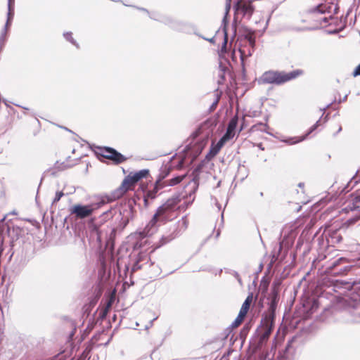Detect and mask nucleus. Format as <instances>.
Instances as JSON below:
<instances>
[{"label": "nucleus", "instance_id": "nucleus-1", "mask_svg": "<svg viewBox=\"0 0 360 360\" xmlns=\"http://www.w3.org/2000/svg\"><path fill=\"white\" fill-rule=\"evenodd\" d=\"M184 194L176 193L173 195L157 209L152 219L143 231L144 236H150L154 234L157 231L158 222H165L170 219L171 214L175 210L176 205L183 198L189 195L188 189H184Z\"/></svg>", "mask_w": 360, "mask_h": 360}, {"label": "nucleus", "instance_id": "nucleus-2", "mask_svg": "<svg viewBox=\"0 0 360 360\" xmlns=\"http://www.w3.org/2000/svg\"><path fill=\"white\" fill-rule=\"evenodd\" d=\"M303 75V70L297 69L289 72L278 70H269L264 72L259 77L258 82L263 84L281 85L288 81L296 79Z\"/></svg>", "mask_w": 360, "mask_h": 360}, {"label": "nucleus", "instance_id": "nucleus-3", "mask_svg": "<svg viewBox=\"0 0 360 360\" xmlns=\"http://www.w3.org/2000/svg\"><path fill=\"white\" fill-rule=\"evenodd\" d=\"M276 310L267 309L262 314L260 324L257 329L258 345L262 347L269 340L274 328Z\"/></svg>", "mask_w": 360, "mask_h": 360}, {"label": "nucleus", "instance_id": "nucleus-4", "mask_svg": "<svg viewBox=\"0 0 360 360\" xmlns=\"http://www.w3.org/2000/svg\"><path fill=\"white\" fill-rule=\"evenodd\" d=\"M150 172L148 169H141L138 172H130L122 181L121 185L112 191L110 194V200H116L124 195V194L129 189L131 186L138 183L143 179L149 176Z\"/></svg>", "mask_w": 360, "mask_h": 360}, {"label": "nucleus", "instance_id": "nucleus-5", "mask_svg": "<svg viewBox=\"0 0 360 360\" xmlns=\"http://www.w3.org/2000/svg\"><path fill=\"white\" fill-rule=\"evenodd\" d=\"M114 201L110 200V194L101 197L98 202L89 205L76 204L70 208V214L75 215L77 219H85L90 217L94 210L99 209L108 202Z\"/></svg>", "mask_w": 360, "mask_h": 360}, {"label": "nucleus", "instance_id": "nucleus-6", "mask_svg": "<svg viewBox=\"0 0 360 360\" xmlns=\"http://www.w3.org/2000/svg\"><path fill=\"white\" fill-rule=\"evenodd\" d=\"M136 204V198H130L125 202L120 210V216L121 217V225L125 228L130 220L133 219L136 210L134 205Z\"/></svg>", "mask_w": 360, "mask_h": 360}, {"label": "nucleus", "instance_id": "nucleus-7", "mask_svg": "<svg viewBox=\"0 0 360 360\" xmlns=\"http://www.w3.org/2000/svg\"><path fill=\"white\" fill-rule=\"evenodd\" d=\"M282 283L281 278H275L271 284V292L266 297L268 308L276 310L280 300V288Z\"/></svg>", "mask_w": 360, "mask_h": 360}, {"label": "nucleus", "instance_id": "nucleus-8", "mask_svg": "<svg viewBox=\"0 0 360 360\" xmlns=\"http://www.w3.org/2000/svg\"><path fill=\"white\" fill-rule=\"evenodd\" d=\"M101 152L99 155L104 158L110 160L114 164L119 165L127 160V158L116 149L109 147L103 146L98 147Z\"/></svg>", "mask_w": 360, "mask_h": 360}, {"label": "nucleus", "instance_id": "nucleus-9", "mask_svg": "<svg viewBox=\"0 0 360 360\" xmlns=\"http://www.w3.org/2000/svg\"><path fill=\"white\" fill-rule=\"evenodd\" d=\"M253 0H237L233 4L235 14L238 12L243 13V17L250 19L254 11L255 7L252 5Z\"/></svg>", "mask_w": 360, "mask_h": 360}, {"label": "nucleus", "instance_id": "nucleus-10", "mask_svg": "<svg viewBox=\"0 0 360 360\" xmlns=\"http://www.w3.org/2000/svg\"><path fill=\"white\" fill-rule=\"evenodd\" d=\"M353 268L354 266L349 265L345 258L340 257L332 262L329 269L333 274L343 275L352 271Z\"/></svg>", "mask_w": 360, "mask_h": 360}, {"label": "nucleus", "instance_id": "nucleus-11", "mask_svg": "<svg viewBox=\"0 0 360 360\" xmlns=\"http://www.w3.org/2000/svg\"><path fill=\"white\" fill-rule=\"evenodd\" d=\"M165 186L160 183H157L155 181L153 189L148 190L146 184H141L140 188L143 191V202L145 207H148L150 202L149 200H153L157 197L158 193L160 190L165 188Z\"/></svg>", "mask_w": 360, "mask_h": 360}, {"label": "nucleus", "instance_id": "nucleus-12", "mask_svg": "<svg viewBox=\"0 0 360 360\" xmlns=\"http://www.w3.org/2000/svg\"><path fill=\"white\" fill-rule=\"evenodd\" d=\"M202 169V165H197L192 172V178L184 186V189H188L189 197L195 194L199 186V176Z\"/></svg>", "mask_w": 360, "mask_h": 360}, {"label": "nucleus", "instance_id": "nucleus-13", "mask_svg": "<svg viewBox=\"0 0 360 360\" xmlns=\"http://www.w3.org/2000/svg\"><path fill=\"white\" fill-rule=\"evenodd\" d=\"M178 227H180L179 231L175 230L168 236H162L160 243V245H163L173 239H174L177 236L181 233V232L184 231L188 227V221L185 217H183L181 220L178 221Z\"/></svg>", "mask_w": 360, "mask_h": 360}, {"label": "nucleus", "instance_id": "nucleus-14", "mask_svg": "<svg viewBox=\"0 0 360 360\" xmlns=\"http://www.w3.org/2000/svg\"><path fill=\"white\" fill-rule=\"evenodd\" d=\"M321 120V117L318 121H316V122L308 129L307 132L304 135H303L302 136H298V137L295 136V137L285 138V139H282L281 141L283 143H285L287 144H289V145H293V144L298 143L300 142L303 141L308 137V136L309 134H311L314 131H315L320 126Z\"/></svg>", "mask_w": 360, "mask_h": 360}, {"label": "nucleus", "instance_id": "nucleus-15", "mask_svg": "<svg viewBox=\"0 0 360 360\" xmlns=\"http://www.w3.org/2000/svg\"><path fill=\"white\" fill-rule=\"evenodd\" d=\"M7 217V215L4 216L3 219L0 221V235H4L5 233H7L8 236H11V226H12V231L15 232L16 234H18V231H20V229L19 227H14L13 224L10 222V220L7 222H4Z\"/></svg>", "mask_w": 360, "mask_h": 360}, {"label": "nucleus", "instance_id": "nucleus-16", "mask_svg": "<svg viewBox=\"0 0 360 360\" xmlns=\"http://www.w3.org/2000/svg\"><path fill=\"white\" fill-rule=\"evenodd\" d=\"M160 22L176 30H182V27L184 25V22L176 20L171 16L163 15L161 16Z\"/></svg>", "mask_w": 360, "mask_h": 360}, {"label": "nucleus", "instance_id": "nucleus-17", "mask_svg": "<svg viewBox=\"0 0 360 360\" xmlns=\"http://www.w3.org/2000/svg\"><path fill=\"white\" fill-rule=\"evenodd\" d=\"M226 142L222 139H219L217 143H212L209 153L206 155V158L209 160L215 157L221 148L224 146Z\"/></svg>", "mask_w": 360, "mask_h": 360}, {"label": "nucleus", "instance_id": "nucleus-18", "mask_svg": "<svg viewBox=\"0 0 360 360\" xmlns=\"http://www.w3.org/2000/svg\"><path fill=\"white\" fill-rule=\"evenodd\" d=\"M269 280L267 279L265 276L262 277L259 285V290L261 291L262 296L260 301L259 302V305L260 306V307H263L264 300L266 299V297L268 296L266 294L269 288Z\"/></svg>", "mask_w": 360, "mask_h": 360}, {"label": "nucleus", "instance_id": "nucleus-19", "mask_svg": "<svg viewBox=\"0 0 360 360\" xmlns=\"http://www.w3.org/2000/svg\"><path fill=\"white\" fill-rule=\"evenodd\" d=\"M171 171V167L165 166L164 167H162L156 179L157 183H160L165 186H167L166 183L167 181H165V179L169 176Z\"/></svg>", "mask_w": 360, "mask_h": 360}, {"label": "nucleus", "instance_id": "nucleus-20", "mask_svg": "<svg viewBox=\"0 0 360 360\" xmlns=\"http://www.w3.org/2000/svg\"><path fill=\"white\" fill-rule=\"evenodd\" d=\"M252 298H253V294L250 293L248 295V296L246 297V299L245 300V301L243 303L241 308L240 309L239 313L241 315L246 316V314H248V312L250 309V304L252 302Z\"/></svg>", "mask_w": 360, "mask_h": 360}, {"label": "nucleus", "instance_id": "nucleus-21", "mask_svg": "<svg viewBox=\"0 0 360 360\" xmlns=\"http://www.w3.org/2000/svg\"><path fill=\"white\" fill-rule=\"evenodd\" d=\"M307 13L309 14H313L316 13L319 14L327 13L326 4H319L317 6L308 9Z\"/></svg>", "mask_w": 360, "mask_h": 360}, {"label": "nucleus", "instance_id": "nucleus-22", "mask_svg": "<svg viewBox=\"0 0 360 360\" xmlns=\"http://www.w3.org/2000/svg\"><path fill=\"white\" fill-rule=\"evenodd\" d=\"M328 235L333 243L338 244L342 241V236L338 230H330Z\"/></svg>", "mask_w": 360, "mask_h": 360}, {"label": "nucleus", "instance_id": "nucleus-23", "mask_svg": "<svg viewBox=\"0 0 360 360\" xmlns=\"http://www.w3.org/2000/svg\"><path fill=\"white\" fill-rule=\"evenodd\" d=\"M293 242L289 243L288 241H286V239L284 238L280 243H279V248L278 250V254L276 258V260H282L284 258V255H281V252L283 250V246H285L287 249H288L292 245Z\"/></svg>", "mask_w": 360, "mask_h": 360}, {"label": "nucleus", "instance_id": "nucleus-24", "mask_svg": "<svg viewBox=\"0 0 360 360\" xmlns=\"http://www.w3.org/2000/svg\"><path fill=\"white\" fill-rule=\"evenodd\" d=\"M187 176V174L177 175L172 179L167 180V186H173L181 182Z\"/></svg>", "mask_w": 360, "mask_h": 360}, {"label": "nucleus", "instance_id": "nucleus-25", "mask_svg": "<svg viewBox=\"0 0 360 360\" xmlns=\"http://www.w3.org/2000/svg\"><path fill=\"white\" fill-rule=\"evenodd\" d=\"M238 120H239V118H238L237 115L233 116L230 120V121L229 122V124H228V126H227L226 129H228L231 130V131L236 133V128H237V126H238Z\"/></svg>", "mask_w": 360, "mask_h": 360}, {"label": "nucleus", "instance_id": "nucleus-26", "mask_svg": "<svg viewBox=\"0 0 360 360\" xmlns=\"http://www.w3.org/2000/svg\"><path fill=\"white\" fill-rule=\"evenodd\" d=\"M231 8V4H229V3L226 4L225 13H224V18L222 19V22H221L222 27H227V25L229 24V15Z\"/></svg>", "mask_w": 360, "mask_h": 360}, {"label": "nucleus", "instance_id": "nucleus-27", "mask_svg": "<svg viewBox=\"0 0 360 360\" xmlns=\"http://www.w3.org/2000/svg\"><path fill=\"white\" fill-rule=\"evenodd\" d=\"M252 51H253V50L251 49V50H249L248 55H246L244 50H242V49L239 50V52L240 54V57L241 65H242V70H243V73H245V72L244 61L246 58L252 56Z\"/></svg>", "mask_w": 360, "mask_h": 360}, {"label": "nucleus", "instance_id": "nucleus-28", "mask_svg": "<svg viewBox=\"0 0 360 360\" xmlns=\"http://www.w3.org/2000/svg\"><path fill=\"white\" fill-rule=\"evenodd\" d=\"M222 30L224 32V41L221 45V51L222 53H226L227 52V44H228L227 27H222Z\"/></svg>", "mask_w": 360, "mask_h": 360}, {"label": "nucleus", "instance_id": "nucleus-29", "mask_svg": "<svg viewBox=\"0 0 360 360\" xmlns=\"http://www.w3.org/2000/svg\"><path fill=\"white\" fill-rule=\"evenodd\" d=\"M117 210L115 208H110L105 212H103L102 217L103 218V220L107 221L114 216V214L116 213Z\"/></svg>", "mask_w": 360, "mask_h": 360}, {"label": "nucleus", "instance_id": "nucleus-30", "mask_svg": "<svg viewBox=\"0 0 360 360\" xmlns=\"http://www.w3.org/2000/svg\"><path fill=\"white\" fill-rule=\"evenodd\" d=\"M14 4L15 0H8V13L7 18H13L14 16Z\"/></svg>", "mask_w": 360, "mask_h": 360}, {"label": "nucleus", "instance_id": "nucleus-31", "mask_svg": "<svg viewBox=\"0 0 360 360\" xmlns=\"http://www.w3.org/2000/svg\"><path fill=\"white\" fill-rule=\"evenodd\" d=\"M64 38L71 43L72 45L75 46L77 49L79 48V44L76 41V40L72 37V33L71 32H66L63 33Z\"/></svg>", "mask_w": 360, "mask_h": 360}, {"label": "nucleus", "instance_id": "nucleus-32", "mask_svg": "<svg viewBox=\"0 0 360 360\" xmlns=\"http://www.w3.org/2000/svg\"><path fill=\"white\" fill-rule=\"evenodd\" d=\"M235 134V132H233L231 130L226 129V132L221 137V139H224V141L227 142L232 139L234 137Z\"/></svg>", "mask_w": 360, "mask_h": 360}, {"label": "nucleus", "instance_id": "nucleus-33", "mask_svg": "<svg viewBox=\"0 0 360 360\" xmlns=\"http://www.w3.org/2000/svg\"><path fill=\"white\" fill-rule=\"evenodd\" d=\"M245 316L241 315L239 313L238 316L236 318V319L231 323V328H237L242 323V321H243Z\"/></svg>", "mask_w": 360, "mask_h": 360}, {"label": "nucleus", "instance_id": "nucleus-34", "mask_svg": "<svg viewBox=\"0 0 360 360\" xmlns=\"http://www.w3.org/2000/svg\"><path fill=\"white\" fill-rule=\"evenodd\" d=\"M143 257L144 256H143L141 254L139 255L138 259L136 261V262L134 264L131 268L132 271H136L141 268V266L139 264V262L143 260Z\"/></svg>", "mask_w": 360, "mask_h": 360}, {"label": "nucleus", "instance_id": "nucleus-35", "mask_svg": "<svg viewBox=\"0 0 360 360\" xmlns=\"http://www.w3.org/2000/svg\"><path fill=\"white\" fill-rule=\"evenodd\" d=\"M245 39L248 40V41L249 43V45L250 46L251 49L252 50H254L255 46V43H256L255 37L254 36H252V35H247L245 37Z\"/></svg>", "mask_w": 360, "mask_h": 360}, {"label": "nucleus", "instance_id": "nucleus-36", "mask_svg": "<svg viewBox=\"0 0 360 360\" xmlns=\"http://www.w3.org/2000/svg\"><path fill=\"white\" fill-rule=\"evenodd\" d=\"M108 312V309L105 308L101 310L98 314V319L100 321H103L106 319Z\"/></svg>", "mask_w": 360, "mask_h": 360}, {"label": "nucleus", "instance_id": "nucleus-37", "mask_svg": "<svg viewBox=\"0 0 360 360\" xmlns=\"http://www.w3.org/2000/svg\"><path fill=\"white\" fill-rule=\"evenodd\" d=\"M337 280H338V279L335 280V281H334V283H333L334 290H337V289H342V290H345V291H344V293H346V291H347V292H348V293H349V295H349V296L350 297V298L352 300V297L354 296V292L350 291V290H347V289H345V288H338V287L335 286V283H336V281H337ZM353 300H354V302H360V300H354V299H353Z\"/></svg>", "mask_w": 360, "mask_h": 360}, {"label": "nucleus", "instance_id": "nucleus-38", "mask_svg": "<svg viewBox=\"0 0 360 360\" xmlns=\"http://www.w3.org/2000/svg\"><path fill=\"white\" fill-rule=\"evenodd\" d=\"M148 15L150 19L160 22V18L162 15H161L157 12H153V13L150 12V14H148Z\"/></svg>", "mask_w": 360, "mask_h": 360}, {"label": "nucleus", "instance_id": "nucleus-39", "mask_svg": "<svg viewBox=\"0 0 360 360\" xmlns=\"http://www.w3.org/2000/svg\"><path fill=\"white\" fill-rule=\"evenodd\" d=\"M64 195V193L63 191H57L55 195V198H53L52 201V204H55L58 202L60 198Z\"/></svg>", "mask_w": 360, "mask_h": 360}, {"label": "nucleus", "instance_id": "nucleus-40", "mask_svg": "<svg viewBox=\"0 0 360 360\" xmlns=\"http://www.w3.org/2000/svg\"><path fill=\"white\" fill-rule=\"evenodd\" d=\"M259 358V360H271V359L269 357L268 352L264 351L260 352Z\"/></svg>", "mask_w": 360, "mask_h": 360}, {"label": "nucleus", "instance_id": "nucleus-41", "mask_svg": "<svg viewBox=\"0 0 360 360\" xmlns=\"http://www.w3.org/2000/svg\"><path fill=\"white\" fill-rule=\"evenodd\" d=\"M219 103V98H217L215 101L212 103L209 108V112H212L215 110Z\"/></svg>", "mask_w": 360, "mask_h": 360}, {"label": "nucleus", "instance_id": "nucleus-42", "mask_svg": "<svg viewBox=\"0 0 360 360\" xmlns=\"http://www.w3.org/2000/svg\"><path fill=\"white\" fill-rule=\"evenodd\" d=\"M238 20L235 17L232 23V28L233 30V37H236V31H237V25H238Z\"/></svg>", "mask_w": 360, "mask_h": 360}, {"label": "nucleus", "instance_id": "nucleus-43", "mask_svg": "<svg viewBox=\"0 0 360 360\" xmlns=\"http://www.w3.org/2000/svg\"><path fill=\"white\" fill-rule=\"evenodd\" d=\"M66 167V165L64 162H62L59 165L58 162L57 161L55 164V168H57L58 170H63Z\"/></svg>", "mask_w": 360, "mask_h": 360}, {"label": "nucleus", "instance_id": "nucleus-44", "mask_svg": "<svg viewBox=\"0 0 360 360\" xmlns=\"http://www.w3.org/2000/svg\"><path fill=\"white\" fill-rule=\"evenodd\" d=\"M352 75L354 77L360 76V64L356 67L353 71Z\"/></svg>", "mask_w": 360, "mask_h": 360}, {"label": "nucleus", "instance_id": "nucleus-45", "mask_svg": "<svg viewBox=\"0 0 360 360\" xmlns=\"http://www.w3.org/2000/svg\"><path fill=\"white\" fill-rule=\"evenodd\" d=\"M12 21H13V18H8L6 19V22L5 23V25H4V27L5 29L8 30L9 29V27H11V23H12Z\"/></svg>", "mask_w": 360, "mask_h": 360}, {"label": "nucleus", "instance_id": "nucleus-46", "mask_svg": "<svg viewBox=\"0 0 360 360\" xmlns=\"http://www.w3.org/2000/svg\"><path fill=\"white\" fill-rule=\"evenodd\" d=\"M195 34L198 36H199L200 37L202 38L203 39L206 40V41H210V43L212 44H214V37H212V38H206L205 37H202L200 34H198V33L195 32Z\"/></svg>", "mask_w": 360, "mask_h": 360}, {"label": "nucleus", "instance_id": "nucleus-47", "mask_svg": "<svg viewBox=\"0 0 360 360\" xmlns=\"http://www.w3.org/2000/svg\"><path fill=\"white\" fill-rule=\"evenodd\" d=\"M263 268H264V264L262 262H261L259 265V267H258V270L255 272V274L257 275L258 274H259L262 270H263Z\"/></svg>", "mask_w": 360, "mask_h": 360}, {"label": "nucleus", "instance_id": "nucleus-48", "mask_svg": "<svg viewBox=\"0 0 360 360\" xmlns=\"http://www.w3.org/2000/svg\"><path fill=\"white\" fill-rule=\"evenodd\" d=\"M133 7L136 8V9H138L139 11H144L146 13L150 14V12L145 8L138 7V6H133Z\"/></svg>", "mask_w": 360, "mask_h": 360}, {"label": "nucleus", "instance_id": "nucleus-49", "mask_svg": "<svg viewBox=\"0 0 360 360\" xmlns=\"http://www.w3.org/2000/svg\"><path fill=\"white\" fill-rule=\"evenodd\" d=\"M292 341H293V340L292 339L291 340L288 342V344H287V345L285 346V352L288 351V349L291 347V343H292Z\"/></svg>", "mask_w": 360, "mask_h": 360}, {"label": "nucleus", "instance_id": "nucleus-50", "mask_svg": "<svg viewBox=\"0 0 360 360\" xmlns=\"http://www.w3.org/2000/svg\"><path fill=\"white\" fill-rule=\"evenodd\" d=\"M347 96H348V94H346L343 98H340L339 101H338V103H341L342 102L346 101L347 99Z\"/></svg>", "mask_w": 360, "mask_h": 360}, {"label": "nucleus", "instance_id": "nucleus-51", "mask_svg": "<svg viewBox=\"0 0 360 360\" xmlns=\"http://www.w3.org/2000/svg\"><path fill=\"white\" fill-rule=\"evenodd\" d=\"M236 278H238L240 276L239 274L236 271H232L231 273Z\"/></svg>", "mask_w": 360, "mask_h": 360}, {"label": "nucleus", "instance_id": "nucleus-52", "mask_svg": "<svg viewBox=\"0 0 360 360\" xmlns=\"http://www.w3.org/2000/svg\"><path fill=\"white\" fill-rule=\"evenodd\" d=\"M332 5H333V4H331L330 5H326L327 13H330L331 8H332Z\"/></svg>", "mask_w": 360, "mask_h": 360}, {"label": "nucleus", "instance_id": "nucleus-53", "mask_svg": "<svg viewBox=\"0 0 360 360\" xmlns=\"http://www.w3.org/2000/svg\"><path fill=\"white\" fill-rule=\"evenodd\" d=\"M333 104V102L330 103H328L326 107L323 108H321V111H325L327 108H328L331 105Z\"/></svg>", "mask_w": 360, "mask_h": 360}, {"label": "nucleus", "instance_id": "nucleus-54", "mask_svg": "<svg viewBox=\"0 0 360 360\" xmlns=\"http://www.w3.org/2000/svg\"><path fill=\"white\" fill-rule=\"evenodd\" d=\"M219 68H220L221 70L224 72H225V70L226 69V68L225 66L222 65L221 63L219 64Z\"/></svg>", "mask_w": 360, "mask_h": 360}, {"label": "nucleus", "instance_id": "nucleus-55", "mask_svg": "<svg viewBox=\"0 0 360 360\" xmlns=\"http://www.w3.org/2000/svg\"><path fill=\"white\" fill-rule=\"evenodd\" d=\"M338 10H339V7H338V5H335V8H334V12H333V13H334V14H337V13H338Z\"/></svg>", "mask_w": 360, "mask_h": 360}, {"label": "nucleus", "instance_id": "nucleus-56", "mask_svg": "<svg viewBox=\"0 0 360 360\" xmlns=\"http://www.w3.org/2000/svg\"><path fill=\"white\" fill-rule=\"evenodd\" d=\"M339 32H340L339 30H334L333 31H330L329 33L332 34H338Z\"/></svg>", "mask_w": 360, "mask_h": 360}, {"label": "nucleus", "instance_id": "nucleus-57", "mask_svg": "<svg viewBox=\"0 0 360 360\" xmlns=\"http://www.w3.org/2000/svg\"><path fill=\"white\" fill-rule=\"evenodd\" d=\"M297 186H298L299 188H304V183H302V182H300V183H299V184H298Z\"/></svg>", "mask_w": 360, "mask_h": 360}, {"label": "nucleus", "instance_id": "nucleus-58", "mask_svg": "<svg viewBox=\"0 0 360 360\" xmlns=\"http://www.w3.org/2000/svg\"><path fill=\"white\" fill-rule=\"evenodd\" d=\"M178 167H184L183 160L179 162Z\"/></svg>", "mask_w": 360, "mask_h": 360}, {"label": "nucleus", "instance_id": "nucleus-59", "mask_svg": "<svg viewBox=\"0 0 360 360\" xmlns=\"http://www.w3.org/2000/svg\"><path fill=\"white\" fill-rule=\"evenodd\" d=\"M75 330H76V329L75 328V329H74V330H72V331L71 332V333L70 334V338H72V337L74 336Z\"/></svg>", "mask_w": 360, "mask_h": 360}, {"label": "nucleus", "instance_id": "nucleus-60", "mask_svg": "<svg viewBox=\"0 0 360 360\" xmlns=\"http://www.w3.org/2000/svg\"><path fill=\"white\" fill-rule=\"evenodd\" d=\"M236 280L238 281V282L240 284H242V280H241L240 276H239L238 278H236Z\"/></svg>", "mask_w": 360, "mask_h": 360}, {"label": "nucleus", "instance_id": "nucleus-61", "mask_svg": "<svg viewBox=\"0 0 360 360\" xmlns=\"http://www.w3.org/2000/svg\"><path fill=\"white\" fill-rule=\"evenodd\" d=\"M216 205H217V207H218L219 210L221 209V205L217 201L216 202Z\"/></svg>", "mask_w": 360, "mask_h": 360}, {"label": "nucleus", "instance_id": "nucleus-62", "mask_svg": "<svg viewBox=\"0 0 360 360\" xmlns=\"http://www.w3.org/2000/svg\"><path fill=\"white\" fill-rule=\"evenodd\" d=\"M220 235V231L218 230L217 232V234H216V238H217Z\"/></svg>", "mask_w": 360, "mask_h": 360}, {"label": "nucleus", "instance_id": "nucleus-63", "mask_svg": "<svg viewBox=\"0 0 360 360\" xmlns=\"http://www.w3.org/2000/svg\"><path fill=\"white\" fill-rule=\"evenodd\" d=\"M243 127H244L243 124H242L241 126H240V128L239 129L238 133H240L243 129Z\"/></svg>", "mask_w": 360, "mask_h": 360}, {"label": "nucleus", "instance_id": "nucleus-64", "mask_svg": "<svg viewBox=\"0 0 360 360\" xmlns=\"http://www.w3.org/2000/svg\"><path fill=\"white\" fill-rule=\"evenodd\" d=\"M323 21L324 22H328V19L327 18H323Z\"/></svg>", "mask_w": 360, "mask_h": 360}]
</instances>
